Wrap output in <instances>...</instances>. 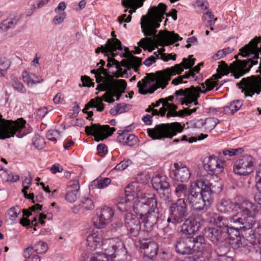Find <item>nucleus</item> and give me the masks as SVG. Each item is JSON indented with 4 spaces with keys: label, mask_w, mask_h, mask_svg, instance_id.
Here are the masks:
<instances>
[{
    "label": "nucleus",
    "mask_w": 261,
    "mask_h": 261,
    "mask_svg": "<svg viewBox=\"0 0 261 261\" xmlns=\"http://www.w3.org/2000/svg\"><path fill=\"white\" fill-rule=\"evenodd\" d=\"M33 248L37 253H43L47 251V245L45 242L40 241L36 243Z\"/></svg>",
    "instance_id": "obj_51"
},
{
    "label": "nucleus",
    "mask_w": 261,
    "mask_h": 261,
    "mask_svg": "<svg viewBox=\"0 0 261 261\" xmlns=\"http://www.w3.org/2000/svg\"><path fill=\"white\" fill-rule=\"evenodd\" d=\"M85 130L88 135L94 136L95 141L99 142L112 135L115 131V128L110 127L108 125H100L99 124L92 123L91 126H86Z\"/></svg>",
    "instance_id": "obj_8"
},
{
    "label": "nucleus",
    "mask_w": 261,
    "mask_h": 261,
    "mask_svg": "<svg viewBox=\"0 0 261 261\" xmlns=\"http://www.w3.org/2000/svg\"><path fill=\"white\" fill-rule=\"evenodd\" d=\"M127 86L126 82L124 80H116L114 82V88H108L102 97V101L108 103H113L115 100L114 97H116V100H118L121 96L120 89L124 90Z\"/></svg>",
    "instance_id": "obj_13"
},
{
    "label": "nucleus",
    "mask_w": 261,
    "mask_h": 261,
    "mask_svg": "<svg viewBox=\"0 0 261 261\" xmlns=\"http://www.w3.org/2000/svg\"><path fill=\"white\" fill-rule=\"evenodd\" d=\"M243 105V101L240 100H235L231 102L229 106L223 108L224 113L228 115H232L239 111Z\"/></svg>",
    "instance_id": "obj_36"
},
{
    "label": "nucleus",
    "mask_w": 261,
    "mask_h": 261,
    "mask_svg": "<svg viewBox=\"0 0 261 261\" xmlns=\"http://www.w3.org/2000/svg\"><path fill=\"white\" fill-rule=\"evenodd\" d=\"M60 135V133L58 130H48L46 134V137L48 140L51 141H56L57 138Z\"/></svg>",
    "instance_id": "obj_57"
},
{
    "label": "nucleus",
    "mask_w": 261,
    "mask_h": 261,
    "mask_svg": "<svg viewBox=\"0 0 261 261\" xmlns=\"http://www.w3.org/2000/svg\"><path fill=\"white\" fill-rule=\"evenodd\" d=\"M233 202L229 199H222L218 203L217 207L218 210L223 213L229 212L232 208Z\"/></svg>",
    "instance_id": "obj_38"
},
{
    "label": "nucleus",
    "mask_w": 261,
    "mask_h": 261,
    "mask_svg": "<svg viewBox=\"0 0 261 261\" xmlns=\"http://www.w3.org/2000/svg\"><path fill=\"white\" fill-rule=\"evenodd\" d=\"M132 164V161L129 160H125L118 164L115 169L118 170H123Z\"/></svg>",
    "instance_id": "obj_59"
},
{
    "label": "nucleus",
    "mask_w": 261,
    "mask_h": 261,
    "mask_svg": "<svg viewBox=\"0 0 261 261\" xmlns=\"http://www.w3.org/2000/svg\"><path fill=\"white\" fill-rule=\"evenodd\" d=\"M193 243H192V249L193 250V253L194 252H200L201 254H205V252H208L210 250L206 248V244L205 242V239L203 237L201 236H197L195 238L191 237Z\"/></svg>",
    "instance_id": "obj_30"
},
{
    "label": "nucleus",
    "mask_w": 261,
    "mask_h": 261,
    "mask_svg": "<svg viewBox=\"0 0 261 261\" xmlns=\"http://www.w3.org/2000/svg\"><path fill=\"white\" fill-rule=\"evenodd\" d=\"M117 244L118 246L112 245L111 246L114 252L112 250L110 251L109 249L103 248L106 252L103 253H97V256L93 257L92 261H111L110 256L114 255L116 257L120 256L121 254L125 255L126 250L123 244L121 242H119L117 243Z\"/></svg>",
    "instance_id": "obj_16"
},
{
    "label": "nucleus",
    "mask_w": 261,
    "mask_h": 261,
    "mask_svg": "<svg viewBox=\"0 0 261 261\" xmlns=\"http://www.w3.org/2000/svg\"><path fill=\"white\" fill-rule=\"evenodd\" d=\"M165 49L164 48H161L158 50L159 56L160 55V58L161 60H163L165 62H167L169 60H172L175 61L176 60V55L174 54L172 55L171 54H166L163 52L165 51Z\"/></svg>",
    "instance_id": "obj_54"
},
{
    "label": "nucleus",
    "mask_w": 261,
    "mask_h": 261,
    "mask_svg": "<svg viewBox=\"0 0 261 261\" xmlns=\"http://www.w3.org/2000/svg\"><path fill=\"white\" fill-rule=\"evenodd\" d=\"M117 50H122V46L120 41L117 38L109 39L107 40L105 46H101L96 48L95 52L99 54L101 51L103 53H110L112 57L116 56L115 51Z\"/></svg>",
    "instance_id": "obj_19"
},
{
    "label": "nucleus",
    "mask_w": 261,
    "mask_h": 261,
    "mask_svg": "<svg viewBox=\"0 0 261 261\" xmlns=\"http://www.w3.org/2000/svg\"><path fill=\"white\" fill-rule=\"evenodd\" d=\"M20 212V208L18 206H13L11 207L8 211L7 214L9 218L12 221H14L18 217V215Z\"/></svg>",
    "instance_id": "obj_50"
},
{
    "label": "nucleus",
    "mask_w": 261,
    "mask_h": 261,
    "mask_svg": "<svg viewBox=\"0 0 261 261\" xmlns=\"http://www.w3.org/2000/svg\"><path fill=\"white\" fill-rule=\"evenodd\" d=\"M231 221L233 223L242 225L240 229L247 230L252 229L256 224V221L255 218L250 215H242L241 217L238 215L233 217Z\"/></svg>",
    "instance_id": "obj_22"
},
{
    "label": "nucleus",
    "mask_w": 261,
    "mask_h": 261,
    "mask_svg": "<svg viewBox=\"0 0 261 261\" xmlns=\"http://www.w3.org/2000/svg\"><path fill=\"white\" fill-rule=\"evenodd\" d=\"M111 179L110 178H98L91 182L90 188L103 189L111 184Z\"/></svg>",
    "instance_id": "obj_40"
},
{
    "label": "nucleus",
    "mask_w": 261,
    "mask_h": 261,
    "mask_svg": "<svg viewBox=\"0 0 261 261\" xmlns=\"http://www.w3.org/2000/svg\"><path fill=\"white\" fill-rule=\"evenodd\" d=\"M118 134L119 136L117 141L123 145L132 147L138 142V137L133 134H128L127 130H119Z\"/></svg>",
    "instance_id": "obj_27"
},
{
    "label": "nucleus",
    "mask_w": 261,
    "mask_h": 261,
    "mask_svg": "<svg viewBox=\"0 0 261 261\" xmlns=\"http://www.w3.org/2000/svg\"><path fill=\"white\" fill-rule=\"evenodd\" d=\"M22 76L23 82L26 83L28 86L30 84H31V85L35 84L36 83H39L43 81V79L41 78H40L38 81H35L32 79L31 76L27 71H24L22 72Z\"/></svg>",
    "instance_id": "obj_55"
},
{
    "label": "nucleus",
    "mask_w": 261,
    "mask_h": 261,
    "mask_svg": "<svg viewBox=\"0 0 261 261\" xmlns=\"http://www.w3.org/2000/svg\"><path fill=\"white\" fill-rule=\"evenodd\" d=\"M244 151L243 148H238L236 149H225L222 152L224 155H228L230 156L242 154Z\"/></svg>",
    "instance_id": "obj_53"
},
{
    "label": "nucleus",
    "mask_w": 261,
    "mask_h": 261,
    "mask_svg": "<svg viewBox=\"0 0 261 261\" xmlns=\"http://www.w3.org/2000/svg\"><path fill=\"white\" fill-rule=\"evenodd\" d=\"M215 250L218 256L222 257L226 256L229 251L228 245L226 243L222 241L221 242L215 244Z\"/></svg>",
    "instance_id": "obj_42"
},
{
    "label": "nucleus",
    "mask_w": 261,
    "mask_h": 261,
    "mask_svg": "<svg viewBox=\"0 0 261 261\" xmlns=\"http://www.w3.org/2000/svg\"><path fill=\"white\" fill-rule=\"evenodd\" d=\"M175 170L173 179L181 182H187L191 176L189 169L186 166H179L178 164H174Z\"/></svg>",
    "instance_id": "obj_28"
},
{
    "label": "nucleus",
    "mask_w": 261,
    "mask_h": 261,
    "mask_svg": "<svg viewBox=\"0 0 261 261\" xmlns=\"http://www.w3.org/2000/svg\"><path fill=\"white\" fill-rule=\"evenodd\" d=\"M191 185L198 191L199 190L201 192L208 202V204H211L213 200L211 184L210 186L209 184L206 183L203 180L200 179L192 182Z\"/></svg>",
    "instance_id": "obj_20"
},
{
    "label": "nucleus",
    "mask_w": 261,
    "mask_h": 261,
    "mask_svg": "<svg viewBox=\"0 0 261 261\" xmlns=\"http://www.w3.org/2000/svg\"><path fill=\"white\" fill-rule=\"evenodd\" d=\"M11 65L10 61L5 58H0V75L2 76L5 75L4 72H6L10 67Z\"/></svg>",
    "instance_id": "obj_48"
},
{
    "label": "nucleus",
    "mask_w": 261,
    "mask_h": 261,
    "mask_svg": "<svg viewBox=\"0 0 261 261\" xmlns=\"http://www.w3.org/2000/svg\"><path fill=\"white\" fill-rule=\"evenodd\" d=\"M157 204L154 194L144 193L139 199L135 201L133 208L136 214L142 218L152 212L155 213Z\"/></svg>",
    "instance_id": "obj_6"
},
{
    "label": "nucleus",
    "mask_w": 261,
    "mask_h": 261,
    "mask_svg": "<svg viewBox=\"0 0 261 261\" xmlns=\"http://www.w3.org/2000/svg\"><path fill=\"white\" fill-rule=\"evenodd\" d=\"M229 68L225 62L222 61L218 66L217 69V74L214 75L215 79H218L221 77L222 75H227L229 72Z\"/></svg>",
    "instance_id": "obj_44"
},
{
    "label": "nucleus",
    "mask_w": 261,
    "mask_h": 261,
    "mask_svg": "<svg viewBox=\"0 0 261 261\" xmlns=\"http://www.w3.org/2000/svg\"><path fill=\"white\" fill-rule=\"evenodd\" d=\"M140 187L138 182L133 181L129 184L125 188V194L126 197H128L130 195L137 194L140 191Z\"/></svg>",
    "instance_id": "obj_41"
},
{
    "label": "nucleus",
    "mask_w": 261,
    "mask_h": 261,
    "mask_svg": "<svg viewBox=\"0 0 261 261\" xmlns=\"http://www.w3.org/2000/svg\"><path fill=\"white\" fill-rule=\"evenodd\" d=\"M169 214H172L174 219L182 222L189 215L185 198H178L175 202H172L169 207Z\"/></svg>",
    "instance_id": "obj_10"
},
{
    "label": "nucleus",
    "mask_w": 261,
    "mask_h": 261,
    "mask_svg": "<svg viewBox=\"0 0 261 261\" xmlns=\"http://www.w3.org/2000/svg\"><path fill=\"white\" fill-rule=\"evenodd\" d=\"M159 58V54H157L156 52H154L153 55L146 59L143 63L146 66H150Z\"/></svg>",
    "instance_id": "obj_56"
},
{
    "label": "nucleus",
    "mask_w": 261,
    "mask_h": 261,
    "mask_svg": "<svg viewBox=\"0 0 261 261\" xmlns=\"http://www.w3.org/2000/svg\"><path fill=\"white\" fill-rule=\"evenodd\" d=\"M12 86L15 90L19 92L24 93L27 91L26 89L21 82L16 78L13 79Z\"/></svg>",
    "instance_id": "obj_52"
},
{
    "label": "nucleus",
    "mask_w": 261,
    "mask_h": 261,
    "mask_svg": "<svg viewBox=\"0 0 261 261\" xmlns=\"http://www.w3.org/2000/svg\"><path fill=\"white\" fill-rule=\"evenodd\" d=\"M190 192V187L183 183L178 184L175 185L174 194L179 198H185L187 200Z\"/></svg>",
    "instance_id": "obj_37"
},
{
    "label": "nucleus",
    "mask_w": 261,
    "mask_h": 261,
    "mask_svg": "<svg viewBox=\"0 0 261 261\" xmlns=\"http://www.w3.org/2000/svg\"><path fill=\"white\" fill-rule=\"evenodd\" d=\"M233 50V48H231L229 47L219 50L217 52V53L213 55V56L212 57V59L214 60H217L218 59L222 58L224 57H225L228 54L231 53Z\"/></svg>",
    "instance_id": "obj_49"
},
{
    "label": "nucleus",
    "mask_w": 261,
    "mask_h": 261,
    "mask_svg": "<svg viewBox=\"0 0 261 261\" xmlns=\"http://www.w3.org/2000/svg\"><path fill=\"white\" fill-rule=\"evenodd\" d=\"M86 245L89 249L93 250L101 245L104 246L102 243V236L96 232L89 234L87 237Z\"/></svg>",
    "instance_id": "obj_32"
},
{
    "label": "nucleus",
    "mask_w": 261,
    "mask_h": 261,
    "mask_svg": "<svg viewBox=\"0 0 261 261\" xmlns=\"http://www.w3.org/2000/svg\"><path fill=\"white\" fill-rule=\"evenodd\" d=\"M18 21V19L14 18L7 19L3 21L1 23L0 30L3 31H7L8 29L13 28L15 26Z\"/></svg>",
    "instance_id": "obj_45"
},
{
    "label": "nucleus",
    "mask_w": 261,
    "mask_h": 261,
    "mask_svg": "<svg viewBox=\"0 0 261 261\" xmlns=\"http://www.w3.org/2000/svg\"><path fill=\"white\" fill-rule=\"evenodd\" d=\"M90 108H96L97 111L102 112L105 109V105L102 103V99L100 97L91 99L86 105L83 110L84 113H87L88 110Z\"/></svg>",
    "instance_id": "obj_33"
},
{
    "label": "nucleus",
    "mask_w": 261,
    "mask_h": 261,
    "mask_svg": "<svg viewBox=\"0 0 261 261\" xmlns=\"http://www.w3.org/2000/svg\"><path fill=\"white\" fill-rule=\"evenodd\" d=\"M124 225L127 234L130 237H137L141 232V223L139 218L131 213L126 214L124 219Z\"/></svg>",
    "instance_id": "obj_15"
},
{
    "label": "nucleus",
    "mask_w": 261,
    "mask_h": 261,
    "mask_svg": "<svg viewBox=\"0 0 261 261\" xmlns=\"http://www.w3.org/2000/svg\"><path fill=\"white\" fill-rule=\"evenodd\" d=\"M204 236L214 244H217L223 240L222 230L215 227H209L205 229Z\"/></svg>",
    "instance_id": "obj_31"
},
{
    "label": "nucleus",
    "mask_w": 261,
    "mask_h": 261,
    "mask_svg": "<svg viewBox=\"0 0 261 261\" xmlns=\"http://www.w3.org/2000/svg\"><path fill=\"white\" fill-rule=\"evenodd\" d=\"M184 126L177 122L162 123L156 125L153 128H148L147 133L153 140H161L164 138H172L177 133H181Z\"/></svg>",
    "instance_id": "obj_4"
},
{
    "label": "nucleus",
    "mask_w": 261,
    "mask_h": 261,
    "mask_svg": "<svg viewBox=\"0 0 261 261\" xmlns=\"http://www.w3.org/2000/svg\"><path fill=\"white\" fill-rule=\"evenodd\" d=\"M213 193H219L222 189V185L220 181L211 183Z\"/></svg>",
    "instance_id": "obj_61"
},
{
    "label": "nucleus",
    "mask_w": 261,
    "mask_h": 261,
    "mask_svg": "<svg viewBox=\"0 0 261 261\" xmlns=\"http://www.w3.org/2000/svg\"><path fill=\"white\" fill-rule=\"evenodd\" d=\"M180 226V232L185 235H191L197 231L200 228V223L194 217H189L184 220Z\"/></svg>",
    "instance_id": "obj_23"
},
{
    "label": "nucleus",
    "mask_w": 261,
    "mask_h": 261,
    "mask_svg": "<svg viewBox=\"0 0 261 261\" xmlns=\"http://www.w3.org/2000/svg\"><path fill=\"white\" fill-rule=\"evenodd\" d=\"M234 236L230 234V245L234 249H237L241 247L248 246L250 245L253 246V240L249 241L245 239L243 237L240 235V232L238 230H236Z\"/></svg>",
    "instance_id": "obj_26"
},
{
    "label": "nucleus",
    "mask_w": 261,
    "mask_h": 261,
    "mask_svg": "<svg viewBox=\"0 0 261 261\" xmlns=\"http://www.w3.org/2000/svg\"><path fill=\"white\" fill-rule=\"evenodd\" d=\"M20 223L23 226H29L31 225L36 226L37 223L36 217H35L32 222H30L27 218L23 217L20 220Z\"/></svg>",
    "instance_id": "obj_62"
},
{
    "label": "nucleus",
    "mask_w": 261,
    "mask_h": 261,
    "mask_svg": "<svg viewBox=\"0 0 261 261\" xmlns=\"http://www.w3.org/2000/svg\"><path fill=\"white\" fill-rule=\"evenodd\" d=\"M196 110V108H194L192 109H190L189 108H185L184 110L179 111L178 112L177 111V116L184 117L186 115H190L192 113L195 112Z\"/></svg>",
    "instance_id": "obj_60"
},
{
    "label": "nucleus",
    "mask_w": 261,
    "mask_h": 261,
    "mask_svg": "<svg viewBox=\"0 0 261 261\" xmlns=\"http://www.w3.org/2000/svg\"><path fill=\"white\" fill-rule=\"evenodd\" d=\"M79 189L80 184L77 178L69 181L65 196L66 200L70 202L75 201L80 196Z\"/></svg>",
    "instance_id": "obj_25"
},
{
    "label": "nucleus",
    "mask_w": 261,
    "mask_h": 261,
    "mask_svg": "<svg viewBox=\"0 0 261 261\" xmlns=\"http://www.w3.org/2000/svg\"><path fill=\"white\" fill-rule=\"evenodd\" d=\"M145 0H122L121 4L126 9L124 12L127 11V9L130 8V10L128 11L129 15H132L134 12H135L136 10L143 5V2Z\"/></svg>",
    "instance_id": "obj_34"
},
{
    "label": "nucleus",
    "mask_w": 261,
    "mask_h": 261,
    "mask_svg": "<svg viewBox=\"0 0 261 261\" xmlns=\"http://www.w3.org/2000/svg\"><path fill=\"white\" fill-rule=\"evenodd\" d=\"M207 220L210 223L219 227L220 229L221 228L228 227V219L219 214L215 213H208Z\"/></svg>",
    "instance_id": "obj_29"
},
{
    "label": "nucleus",
    "mask_w": 261,
    "mask_h": 261,
    "mask_svg": "<svg viewBox=\"0 0 261 261\" xmlns=\"http://www.w3.org/2000/svg\"><path fill=\"white\" fill-rule=\"evenodd\" d=\"M226 165L225 160L219 156L213 155L208 158L207 163L204 165V168L210 175H217L224 171Z\"/></svg>",
    "instance_id": "obj_17"
},
{
    "label": "nucleus",
    "mask_w": 261,
    "mask_h": 261,
    "mask_svg": "<svg viewBox=\"0 0 261 261\" xmlns=\"http://www.w3.org/2000/svg\"><path fill=\"white\" fill-rule=\"evenodd\" d=\"M193 207L194 209L200 211L206 210L211 204H208L205 197L200 191H198L194 187L190 185V192L187 198L186 202Z\"/></svg>",
    "instance_id": "obj_9"
},
{
    "label": "nucleus",
    "mask_w": 261,
    "mask_h": 261,
    "mask_svg": "<svg viewBox=\"0 0 261 261\" xmlns=\"http://www.w3.org/2000/svg\"><path fill=\"white\" fill-rule=\"evenodd\" d=\"M66 13L65 12H63L58 15H56L53 19V21L56 25H58L64 21L66 18Z\"/></svg>",
    "instance_id": "obj_63"
},
{
    "label": "nucleus",
    "mask_w": 261,
    "mask_h": 261,
    "mask_svg": "<svg viewBox=\"0 0 261 261\" xmlns=\"http://www.w3.org/2000/svg\"><path fill=\"white\" fill-rule=\"evenodd\" d=\"M219 120L215 118H206L204 121L201 119L197 121V123L198 125H202L206 131L210 132L213 130L218 124Z\"/></svg>",
    "instance_id": "obj_39"
},
{
    "label": "nucleus",
    "mask_w": 261,
    "mask_h": 261,
    "mask_svg": "<svg viewBox=\"0 0 261 261\" xmlns=\"http://www.w3.org/2000/svg\"><path fill=\"white\" fill-rule=\"evenodd\" d=\"M139 243L141 251L143 253L144 257L148 259H153L156 257L158 251V245L150 236L147 238L145 236L140 237Z\"/></svg>",
    "instance_id": "obj_14"
},
{
    "label": "nucleus",
    "mask_w": 261,
    "mask_h": 261,
    "mask_svg": "<svg viewBox=\"0 0 261 261\" xmlns=\"http://www.w3.org/2000/svg\"><path fill=\"white\" fill-rule=\"evenodd\" d=\"M153 188L156 191H161L160 194L161 197L164 200H169L171 198V193L169 190V183L166 181V177L163 176L153 177L151 179Z\"/></svg>",
    "instance_id": "obj_18"
},
{
    "label": "nucleus",
    "mask_w": 261,
    "mask_h": 261,
    "mask_svg": "<svg viewBox=\"0 0 261 261\" xmlns=\"http://www.w3.org/2000/svg\"><path fill=\"white\" fill-rule=\"evenodd\" d=\"M153 41V39L151 37L143 38L138 42V45L144 49H147L148 51L151 52L154 49L152 47Z\"/></svg>",
    "instance_id": "obj_43"
},
{
    "label": "nucleus",
    "mask_w": 261,
    "mask_h": 261,
    "mask_svg": "<svg viewBox=\"0 0 261 261\" xmlns=\"http://www.w3.org/2000/svg\"><path fill=\"white\" fill-rule=\"evenodd\" d=\"M254 159L248 154L240 156L234 162L233 172L237 175L246 176L253 171Z\"/></svg>",
    "instance_id": "obj_7"
},
{
    "label": "nucleus",
    "mask_w": 261,
    "mask_h": 261,
    "mask_svg": "<svg viewBox=\"0 0 261 261\" xmlns=\"http://www.w3.org/2000/svg\"><path fill=\"white\" fill-rule=\"evenodd\" d=\"M145 221L144 222V226L146 228L147 231L143 230L142 232L144 233V236L146 234L147 236H149L148 231L151 230L153 227L156 224L158 221V217L156 215L150 213L146 216H144Z\"/></svg>",
    "instance_id": "obj_35"
},
{
    "label": "nucleus",
    "mask_w": 261,
    "mask_h": 261,
    "mask_svg": "<svg viewBox=\"0 0 261 261\" xmlns=\"http://www.w3.org/2000/svg\"><path fill=\"white\" fill-rule=\"evenodd\" d=\"M167 6L164 3H160L157 7L153 6L149 11V16H143L141 19V28L142 33L145 36L152 37L156 39L164 45L173 44L182 39L178 34L174 32L169 33L161 31L156 34L157 28L160 27V23L164 18L165 14L167 17L171 16L170 13H166Z\"/></svg>",
    "instance_id": "obj_1"
},
{
    "label": "nucleus",
    "mask_w": 261,
    "mask_h": 261,
    "mask_svg": "<svg viewBox=\"0 0 261 261\" xmlns=\"http://www.w3.org/2000/svg\"><path fill=\"white\" fill-rule=\"evenodd\" d=\"M102 74H96L95 77L96 82L98 84L96 89L99 91H106L108 88H114V82L116 80L113 79V76L109 74L102 76Z\"/></svg>",
    "instance_id": "obj_24"
},
{
    "label": "nucleus",
    "mask_w": 261,
    "mask_h": 261,
    "mask_svg": "<svg viewBox=\"0 0 261 261\" xmlns=\"http://www.w3.org/2000/svg\"><path fill=\"white\" fill-rule=\"evenodd\" d=\"M207 137V135L201 134L200 136L198 137V138L196 137H191L189 139L187 138V137L186 135H184L182 136L180 141H188L189 143H192L193 142H196L197 140H203L204 138Z\"/></svg>",
    "instance_id": "obj_58"
},
{
    "label": "nucleus",
    "mask_w": 261,
    "mask_h": 261,
    "mask_svg": "<svg viewBox=\"0 0 261 261\" xmlns=\"http://www.w3.org/2000/svg\"><path fill=\"white\" fill-rule=\"evenodd\" d=\"M210 251L208 252H205L206 254L204 256V254L197 255L193 258V261H208L210 257Z\"/></svg>",
    "instance_id": "obj_64"
},
{
    "label": "nucleus",
    "mask_w": 261,
    "mask_h": 261,
    "mask_svg": "<svg viewBox=\"0 0 261 261\" xmlns=\"http://www.w3.org/2000/svg\"><path fill=\"white\" fill-rule=\"evenodd\" d=\"M114 214V211L110 207L105 206L97 208L96 210V216L93 221L94 226L97 228L105 227L111 222Z\"/></svg>",
    "instance_id": "obj_12"
},
{
    "label": "nucleus",
    "mask_w": 261,
    "mask_h": 261,
    "mask_svg": "<svg viewBox=\"0 0 261 261\" xmlns=\"http://www.w3.org/2000/svg\"><path fill=\"white\" fill-rule=\"evenodd\" d=\"M125 53L123 54V56L126 58V59L122 60L121 62V65L128 70L134 69L135 71H137L138 68L142 64L141 59L133 56L128 50V48H125ZM113 58L108 57V63L107 64V67L109 68L111 67L113 65H115L116 68L117 69V71L121 73L120 75L115 74V76L116 77H123L124 74H126L127 71L125 70L122 73V69L120 68V63Z\"/></svg>",
    "instance_id": "obj_5"
},
{
    "label": "nucleus",
    "mask_w": 261,
    "mask_h": 261,
    "mask_svg": "<svg viewBox=\"0 0 261 261\" xmlns=\"http://www.w3.org/2000/svg\"><path fill=\"white\" fill-rule=\"evenodd\" d=\"M217 85L216 82L208 79L204 83H201L199 87L195 88L194 86H192L190 88H186L184 90L181 89L176 91L175 95L177 97H182L180 100L182 105L191 107L190 104L193 102L195 106L198 105L197 99L200 96L199 93L205 94L214 89Z\"/></svg>",
    "instance_id": "obj_3"
},
{
    "label": "nucleus",
    "mask_w": 261,
    "mask_h": 261,
    "mask_svg": "<svg viewBox=\"0 0 261 261\" xmlns=\"http://www.w3.org/2000/svg\"><path fill=\"white\" fill-rule=\"evenodd\" d=\"M257 206L241 195H237L234 198L233 208L239 211L238 215H250L252 212H257Z\"/></svg>",
    "instance_id": "obj_11"
},
{
    "label": "nucleus",
    "mask_w": 261,
    "mask_h": 261,
    "mask_svg": "<svg viewBox=\"0 0 261 261\" xmlns=\"http://www.w3.org/2000/svg\"><path fill=\"white\" fill-rule=\"evenodd\" d=\"M117 208L121 212H126L131 207V202L128 197L122 198L117 204Z\"/></svg>",
    "instance_id": "obj_46"
},
{
    "label": "nucleus",
    "mask_w": 261,
    "mask_h": 261,
    "mask_svg": "<svg viewBox=\"0 0 261 261\" xmlns=\"http://www.w3.org/2000/svg\"><path fill=\"white\" fill-rule=\"evenodd\" d=\"M79 205L81 208L86 210H93L94 207L93 201L89 197H83Z\"/></svg>",
    "instance_id": "obj_47"
},
{
    "label": "nucleus",
    "mask_w": 261,
    "mask_h": 261,
    "mask_svg": "<svg viewBox=\"0 0 261 261\" xmlns=\"http://www.w3.org/2000/svg\"><path fill=\"white\" fill-rule=\"evenodd\" d=\"M195 60L194 58L190 60L184 58L181 63L163 71H157L155 79L142 80L137 83L139 92L145 95L153 93L158 88H165L171 80V76L180 74L184 71V68L186 69H190L194 65Z\"/></svg>",
    "instance_id": "obj_2"
},
{
    "label": "nucleus",
    "mask_w": 261,
    "mask_h": 261,
    "mask_svg": "<svg viewBox=\"0 0 261 261\" xmlns=\"http://www.w3.org/2000/svg\"><path fill=\"white\" fill-rule=\"evenodd\" d=\"M191 237L178 238L176 242L175 248L176 251L181 254H191L193 253Z\"/></svg>",
    "instance_id": "obj_21"
}]
</instances>
